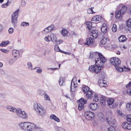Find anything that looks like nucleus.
I'll return each instance as SVG.
<instances>
[{"label": "nucleus", "mask_w": 131, "mask_h": 131, "mask_svg": "<svg viewBox=\"0 0 131 131\" xmlns=\"http://www.w3.org/2000/svg\"><path fill=\"white\" fill-rule=\"evenodd\" d=\"M97 106V104L95 103H91L89 105V107L91 109L93 110H95Z\"/></svg>", "instance_id": "5701e85b"}, {"label": "nucleus", "mask_w": 131, "mask_h": 131, "mask_svg": "<svg viewBox=\"0 0 131 131\" xmlns=\"http://www.w3.org/2000/svg\"><path fill=\"white\" fill-rule=\"evenodd\" d=\"M17 59V58H13L10 60L9 62V64H12L13 63L15 62L16 60Z\"/></svg>", "instance_id": "c03bdc74"}, {"label": "nucleus", "mask_w": 131, "mask_h": 131, "mask_svg": "<svg viewBox=\"0 0 131 131\" xmlns=\"http://www.w3.org/2000/svg\"><path fill=\"white\" fill-rule=\"evenodd\" d=\"M99 98L101 105H105L106 101L105 97L104 96L102 95L99 96Z\"/></svg>", "instance_id": "6ab92c4d"}, {"label": "nucleus", "mask_w": 131, "mask_h": 131, "mask_svg": "<svg viewBox=\"0 0 131 131\" xmlns=\"http://www.w3.org/2000/svg\"><path fill=\"white\" fill-rule=\"evenodd\" d=\"M50 37L51 40L53 42L55 43L57 42V38L56 35L53 33H51L50 35Z\"/></svg>", "instance_id": "b1692460"}, {"label": "nucleus", "mask_w": 131, "mask_h": 131, "mask_svg": "<svg viewBox=\"0 0 131 131\" xmlns=\"http://www.w3.org/2000/svg\"><path fill=\"white\" fill-rule=\"evenodd\" d=\"M19 11V9L17 10L11 16V22L14 28H16L17 26L18 14Z\"/></svg>", "instance_id": "20e7f679"}, {"label": "nucleus", "mask_w": 131, "mask_h": 131, "mask_svg": "<svg viewBox=\"0 0 131 131\" xmlns=\"http://www.w3.org/2000/svg\"><path fill=\"white\" fill-rule=\"evenodd\" d=\"M108 25L106 23H103L101 27V31L104 34L106 33L108 30Z\"/></svg>", "instance_id": "ddd939ff"}, {"label": "nucleus", "mask_w": 131, "mask_h": 131, "mask_svg": "<svg viewBox=\"0 0 131 131\" xmlns=\"http://www.w3.org/2000/svg\"><path fill=\"white\" fill-rule=\"evenodd\" d=\"M5 107L7 110L14 113H16L17 110V108L16 109L15 107L7 105Z\"/></svg>", "instance_id": "4468645a"}, {"label": "nucleus", "mask_w": 131, "mask_h": 131, "mask_svg": "<svg viewBox=\"0 0 131 131\" xmlns=\"http://www.w3.org/2000/svg\"><path fill=\"white\" fill-rule=\"evenodd\" d=\"M103 65L104 64H101V63H96L95 62V65H91L89 67V70L91 72H94L97 73L100 71Z\"/></svg>", "instance_id": "7ed1b4c3"}, {"label": "nucleus", "mask_w": 131, "mask_h": 131, "mask_svg": "<svg viewBox=\"0 0 131 131\" xmlns=\"http://www.w3.org/2000/svg\"><path fill=\"white\" fill-rule=\"evenodd\" d=\"M108 131H115V129L113 126H110L108 128Z\"/></svg>", "instance_id": "8fccbe9b"}, {"label": "nucleus", "mask_w": 131, "mask_h": 131, "mask_svg": "<svg viewBox=\"0 0 131 131\" xmlns=\"http://www.w3.org/2000/svg\"><path fill=\"white\" fill-rule=\"evenodd\" d=\"M28 126L27 127L26 131H32L35 130V129L37 128L38 127L34 124L28 122Z\"/></svg>", "instance_id": "9d476101"}, {"label": "nucleus", "mask_w": 131, "mask_h": 131, "mask_svg": "<svg viewBox=\"0 0 131 131\" xmlns=\"http://www.w3.org/2000/svg\"><path fill=\"white\" fill-rule=\"evenodd\" d=\"M126 10L127 8L125 6H122V8L120 10L116 11L115 14L116 18L117 19H121L123 14Z\"/></svg>", "instance_id": "39448f33"}, {"label": "nucleus", "mask_w": 131, "mask_h": 131, "mask_svg": "<svg viewBox=\"0 0 131 131\" xmlns=\"http://www.w3.org/2000/svg\"><path fill=\"white\" fill-rule=\"evenodd\" d=\"M108 40V39H107V37H103L101 40V43L102 45H104Z\"/></svg>", "instance_id": "2f4dec72"}, {"label": "nucleus", "mask_w": 131, "mask_h": 131, "mask_svg": "<svg viewBox=\"0 0 131 131\" xmlns=\"http://www.w3.org/2000/svg\"><path fill=\"white\" fill-rule=\"evenodd\" d=\"M49 32V31L47 27L43 30L42 31V33L43 34H44L45 33H48Z\"/></svg>", "instance_id": "3c124183"}, {"label": "nucleus", "mask_w": 131, "mask_h": 131, "mask_svg": "<svg viewBox=\"0 0 131 131\" xmlns=\"http://www.w3.org/2000/svg\"><path fill=\"white\" fill-rule=\"evenodd\" d=\"M118 110L117 111V113L120 116L122 117L124 116V114L122 113L121 112H120L119 110H118Z\"/></svg>", "instance_id": "e2e57ef3"}, {"label": "nucleus", "mask_w": 131, "mask_h": 131, "mask_svg": "<svg viewBox=\"0 0 131 131\" xmlns=\"http://www.w3.org/2000/svg\"><path fill=\"white\" fill-rule=\"evenodd\" d=\"M44 99L45 101L48 100L49 101H50V99L49 96L46 93H45V94Z\"/></svg>", "instance_id": "4c0bfd02"}, {"label": "nucleus", "mask_w": 131, "mask_h": 131, "mask_svg": "<svg viewBox=\"0 0 131 131\" xmlns=\"http://www.w3.org/2000/svg\"><path fill=\"white\" fill-rule=\"evenodd\" d=\"M94 41V39H93L91 37H90L87 39L86 41V42L83 43V44L84 45H86L89 46L90 44H92Z\"/></svg>", "instance_id": "dca6fc26"}, {"label": "nucleus", "mask_w": 131, "mask_h": 131, "mask_svg": "<svg viewBox=\"0 0 131 131\" xmlns=\"http://www.w3.org/2000/svg\"><path fill=\"white\" fill-rule=\"evenodd\" d=\"M128 88L127 90V93L130 95H131V88L128 87L127 88Z\"/></svg>", "instance_id": "09e8293b"}, {"label": "nucleus", "mask_w": 131, "mask_h": 131, "mask_svg": "<svg viewBox=\"0 0 131 131\" xmlns=\"http://www.w3.org/2000/svg\"><path fill=\"white\" fill-rule=\"evenodd\" d=\"M61 33L63 36L67 37L68 36V31L65 29H63L62 30Z\"/></svg>", "instance_id": "c756f323"}, {"label": "nucleus", "mask_w": 131, "mask_h": 131, "mask_svg": "<svg viewBox=\"0 0 131 131\" xmlns=\"http://www.w3.org/2000/svg\"><path fill=\"white\" fill-rule=\"evenodd\" d=\"M106 121L108 124H110L114 125L116 123V120L114 117H111L110 120L107 118H106Z\"/></svg>", "instance_id": "f3484780"}, {"label": "nucleus", "mask_w": 131, "mask_h": 131, "mask_svg": "<svg viewBox=\"0 0 131 131\" xmlns=\"http://www.w3.org/2000/svg\"><path fill=\"white\" fill-rule=\"evenodd\" d=\"M127 120L128 122L131 123V115H127Z\"/></svg>", "instance_id": "49530a36"}, {"label": "nucleus", "mask_w": 131, "mask_h": 131, "mask_svg": "<svg viewBox=\"0 0 131 131\" xmlns=\"http://www.w3.org/2000/svg\"><path fill=\"white\" fill-rule=\"evenodd\" d=\"M93 8H89L87 10V12L88 14H93L95 13V12H94L93 10Z\"/></svg>", "instance_id": "e433bc0d"}, {"label": "nucleus", "mask_w": 131, "mask_h": 131, "mask_svg": "<svg viewBox=\"0 0 131 131\" xmlns=\"http://www.w3.org/2000/svg\"><path fill=\"white\" fill-rule=\"evenodd\" d=\"M108 105L111 108H113L116 107L118 103L114 102V100L113 99H109L107 100Z\"/></svg>", "instance_id": "0eeeda50"}, {"label": "nucleus", "mask_w": 131, "mask_h": 131, "mask_svg": "<svg viewBox=\"0 0 131 131\" xmlns=\"http://www.w3.org/2000/svg\"><path fill=\"white\" fill-rule=\"evenodd\" d=\"M38 94L40 95H44L45 93V92L42 90H39L37 92Z\"/></svg>", "instance_id": "473e14b6"}, {"label": "nucleus", "mask_w": 131, "mask_h": 131, "mask_svg": "<svg viewBox=\"0 0 131 131\" xmlns=\"http://www.w3.org/2000/svg\"><path fill=\"white\" fill-rule=\"evenodd\" d=\"M97 57V58L95 59L96 63H101V64H104L106 61V59L101 53L97 52H93L90 54V58L91 59H95Z\"/></svg>", "instance_id": "f257e3e1"}, {"label": "nucleus", "mask_w": 131, "mask_h": 131, "mask_svg": "<svg viewBox=\"0 0 131 131\" xmlns=\"http://www.w3.org/2000/svg\"><path fill=\"white\" fill-rule=\"evenodd\" d=\"M128 125V124L126 122H124L122 124V127L123 128L126 129V126Z\"/></svg>", "instance_id": "de8ad7c7"}, {"label": "nucleus", "mask_w": 131, "mask_h": 131, "mask_svg": "<svg viewBox=\"0 0 131 131\" xmlns=\"http://www.w3.org/2000/svg\"><path fill=\"white\" fill-rule=\"evenodd\" d=\"M116 69L119 72H122L123 71H129L130 69L127 68L125 67H123V68L120 67H116Z\"/></svg>", "instance_id": "2eb2a0df"}, {"label": "nucleus", "mask_w": 131, "mask_h": 131, "mask_svg": "<svg viewBox=\"0 0 131 131\" xmlns=\"http://www.w3.org/2000/svg\"><path fill=\"white\" fill-rule=\"evenodd\" d=\"M98 35V32L97 30H93L90 33V35L94 39H96Z\"/></svg>", "instance_id": "a211bd4d"}, {"label": "nucleus", "mask_w": 131, "mask_h": 131, "mask_svg": "<svg viewBox=\"0 0 131 131\" xmlns=\"http://www.w3.org/2000/svg\"><path fill=\"white\" fill-rule=\"evenodd\" d=\"M9 43V41L8 40L3 41L0 44V46L2 47H5L8 45Z\"/></svg>", "instance_id": "cd10ccee"}, {"label": "nucleus", "mask_w": 131, "mask_h": 131, "mask_svg": "<svg viewBox=\"0 0 131 131\" xmlns=\"http://www.w3.org/2000/svg\"><path fill=\"white\" fill-rule=\"evenodd\" d=\"M27 65L28 66V68L29 69H32V66L31 63L30 62H29L27 63Z\"/></svg>", "instance_id": "5fc2aeb1"}, {"label": "nucleus", "mask_w": 131, "mask_h": 131, "mask_svg": "<svg viewBox=\"0 0 131 131\" xmlns=\"http://www.w3.org/2000/svg\"><path fill=\"white\" fill-rule=\"evenodd\" d=\"M99 84L100 86L101 87H106L107 86L106 81L103 80H100V82L99 83Z\"/></svg>", "instance_id": "393cba45"}, {"label": "nucleus", "mask_w": 131, "mask_h": 131, "mask_svg": "<svg viewBox=\"0 0 131 131\" xmlns=\"http://www.w3.org/2000/svg\"><path fill=\"white\" fill-rule=\"evenodd\" d=\"M94 97L93 99V101L95 102H97L99 100V96L97 94H95Z\"/></svg>", "instance_id": "c9c22d12"}, {"label": "nucleus", "mask_w": 131, "mask_h": 131, "mask_svg": "<svg viewBox=\"0 0 131 131\" xmlns=\"http://www.w3.org/2000/svg\"><path fill=\"white\" fill-rule=\"evenodd\" d=\"M45 39L47 41V42L50 41L49 39V36L46 37L45 38Z\"/></svg>", "instance_id": "338daca9"}, {"label": "nucleus", "mask_w": 131, "mask_h": 131, "mask_svg": "<svg viewBox=\"0 0 131 131\" xmlns=\"http://www.w3.org/2000/svg\"><path fill=\"white\" fill-rule=\"evenodd\" d=\"M29 25V23L28 22H22L20 24L21 26H27Z\"/></svg>", "instance_id": "ea45409f"}, {"label": "nucleus", "mask_w": 131, "mask_h": 131, "mask_svg": "<svg viewBox=\"0 0 131 131\" xmlns=\"http://www.w3.org/2000/svg\"><path fill=\"white\" fill-rule=\"evenodd\" d=\"M79 102L81 103L83 102L85 104H86L87 103V101L85 100H84L83 98H81Z\"/></svg>", "instance_id": "4d7b16f0"}, {"label": "nucleus", "mask_w": 131, "mask_h": 131, "mask_svg": "<svg viewBox=\"0 0 131 131\" xmlns=\"http://www.w3.org/2000/svg\"><path fill=\"white\" fill-rule=\"evenodd\" d=\"M37 69L36 71V72L40 74L42 72V69H41V68L40 67H35V68L33 69Z\"/></svg>", "instance_id": "72a5a7b5"}, {"label": "nucleus", "mask_w": 131, "mask_h": 131, "mask_svg": "<svg viewBox=\"0 0 131 131\" xmlns=\"http://www.w3.org/2000/svg\"><path fill=\"white\" fill-rule=\"evenodd\" d=\"M34 108L38 115L43 116L46 114V110L39 103H35L34 104Z\"/></svg>", "instance_id": "f03ea898"}, {"label": "nucleus", "mask_w": 131, "mask_h": 131, "mask_svg": "<svg viewBox=\"0 0 131 131\" xmlns=\"http://www.w3.org/2000/svg\"><path fill=\"white\" fill-rule=\"evenodd\" d=\"M112 30L113 32H115L117 30L116 26L115 24H114L112 28Z\"/></svg>", "instance_id": "58836bf2"}, {"label": "nucleus", "mask_w": 131, "mask_h": 131, "mask_svg": "<svg viewBox=\"0 0 131 131\" xmlns=\"http://www.w3.org/2000/svg\"><path fill=\"white\" fill-rule=\"evenodd\" d=\"M9 3L8 2H7L6 3H5L2 4L1 5V7L2 8H5L6 7L8 6L9 4H8Z\"/></svg>", "instance_id": "603ef678"}, {"label": "nucleus", "mask_w": 131, "mask_h": 131, "mask_svg": "<svg viewBox=\"0 0 131 131\" xmlns=\"http://www.w3.org/2000/svg\"><path fill=\"white\" fill-rule=\"evenodd\" d=\"M54 25H51L47 27L49 31V32H50L52 30H53V28H54Z\"/></svg>", "instance_id": "a19ab883"}, {"label": "nucleus", "mask_w": 131, "mask_h": 131, "mask_svg": "<svg viewBox=\"0 0 131 131\" xmlns=\"http://www.w3.org/2000/svg\"><path fill=\"white\" fill-rule=\"evenodd\" d=\"M71 83H72V86L73 85V86H75V87L76 88L77 87V85L76 84H75V83L74 82H72Z\"/></svg>", "instance_id": "774afa93"}, {"label": "nucleus", "mask_w": 131, "mask_h": 131, "mask_svg": "<svg viewBox=\"0 0 131 131\" xmlns=\"http://www.w3.org/2000/svg\"><path fill=\"white\" fill-rule=\"evenodd\" d=\"M84 107V104L83 103L80 102L79 104L78 108L80 111L82 110Z\"/></svg>", "instance_id": "7c9ffc66"}, {"label": "nucleus", "mask_w": 131, "mask_h": 131, "mask_svg": "<svg viewBox=\"0 0 131 131\" xmlns=\"http://www.w3.org/2000/svg\"><path fill=\"white\" fill-rule=\"evenodd\" d=\"M126 88L131 87V81L129 82L126 85Z\"/></svg>", "instance_id": "69168bd1"}, {"label": "nucleus", "mask_w": 131, "mask_h": 131, "mask_svg": "<svg viewBox=\"0 0 131 131\" xmlns=\"http://www.w3.org/2000/svg\"><path fill=\"white\" fill-rule=\"evenodd\" d=\"M57 131H65V130L61 128L57 127Z\"/></svg>", "instance_id": "bf43d9fd"}, {"label": "nucleus", "mask_w": 131, "mask_h": 131, "mask_svg": "<svg viewBox=\"0 0 131 131\" xmlns=\"http://www.w3.org/2000/svg\"><path fill=\"white\" fill-rule=\"evenodd\" d=\"M126 129H127L128 130H130L131 129V124H128V125L126 126Z\"/></svg>", "instance_id": "13d9d810"}, {"label": "nucleus", "mask_w": 131, "mask_h": 131, "mask_svg": "<svg viewBox=\"0 0 131 131\" xmlns=\"http://www.w3.org/2000/svg\"><path fill=\"white\" fill-rule=\"evenodd\" d=\"M14 31V29L12 28H10L8 29V32L9 34H11Z\"/></svg>", "instance_id": "6e6d98bb"}, {"label": "nucleus", "mask_w": 131, "mask_h": 131, "mask_svg": "<svg viewBox=\"0 0 131 131\" xmlns=\"http://www.w3.org/2000/svg\"><path fill=\"white\" fill-rule=\"evenodd\" d=\"M82 89L84 93H86L90 91L89 87L85 85H83Z\"/></svg>", "instance_id": "c85d7f7f"}, {"label": "nucleus", "mask_w": 131, "mask_h": 131, "mask_svg": "<svg viewBox=\"0 0 131 131\" xmlns=\"http://www.w3.org/2000/svg\"><path fill=\"white\" fill-rule=\"evenodd\" d=\"M17 115L23 119H26L27 118L28 115L24 111L19 108H17V110L16 113Z\"/></svg>", "instance_id": "423d86ee"}, {"label": "nucleus", "mask_w": 131, "mask_h": 131, "mask_svg": "<svg viewBox=\"0 0 131 131\" xmlns=\"http://www.w3.org/2000/svg\"><path fill=\"white\" fill-rule=\"evenodd\" d=\"M119 41L120 42H124L126 40V38L124 35H121L118 38Z\"/></svg>", "instance_id": "a878e982"}, {"label": "nucleus", "mask_w": 131, "mask_h": 131, "mask_svg": "<svg viewBox=\"0 0 131 131\" xmlns=\"http://www.w3.org/2000/svg\"><path fill=\"white\" fill-rule=\"evenodd\" d=\"M54 49L55 51L57 52H58L60 50H61L57 45H55Z\"/></svg>", "instance_id": "79ce46f5"}, {"label": "nucleus", "mask_w": 131, "mask_h": 131, "mask_svg": "<svg viewBox=\"0 0 131 131\" xmlns=\"http://www.w3.org/2000/svg\"><path fill=\"white\" fill-rule=\"evenodd\" d=\"M126 25L129 28L128 29L129 31L131 32V18H130L126 21Z\"/></svg>", "instance_id": "412c9836"}, {"label": "nucleus", "mask_w": 131, "mask_h": 131, "mask_svg": "<svg viewBox=\"0 0 131 131\" xmlns=\"http://www.w3.org/2000/svg\"><path fill=\"white\" fill-rule=\"evenodd\" d=\"M110 61L111 64L114 65L116 68V67H119L121 63V61L118 58L113 57L110 59Z\"/></svg>", "instance_id": "6e6552de"}, {"label": "nucleus", "mask_w": 131, "mask_h": 131, "mask_svg": "<svg viewBox=\"0 0 131 131\" xmlns=\"http://www.w3.org/2000/svg\"><path fill=\"white\" fill-rule=\"evenodd\" d=\"M28 122H21L18 124V126L21 129H22L25 131H26L27 127L28 126Z\"/></svg>", "instance_id": "f8f14e48"}, {"label": "nucleus", "mask_w": 131, "mask_h": 131, "mask_svg": "<svg viewBox=\"0 0 131 131\" xmlns=\"http://www.w3.org/2000/svg\"><path fill=\"white\" fill-rule=\"evenodd\" d=\"M1 50L2 52L4 53H7L8 52V50L6 49H1Z\"/></svg>", "instance_id": "0e129e2a"}, {"label": "nucleus", "mask_w": 131, "mask_h": 131, "mask_svg": "<svg viewBox=\"0 0 131 131\" xmlns=\"http://www.w3.org/2000/svg\"><path fill=\"white\" fill-rule=\"evenodd\" d=\"M12 54L13 56L15 57H17V58L19 56V52L16 50H14L12 51Z\"/></svg>", "instance_id": "4be33fe9"}, {"label": "nucleus", "mask_w": 131, "mask_h": 131, "mask_svg": "<svg viewBox=\"0 0 131 131\" xmlns=\"http://www.w3.org/2000/svg\"><path fill=\"white\" fill-rule=\"evenodd\" d=\"M25 5V2L24 0H22L21 1V5L22 7L24 6Z\"/></svg>", "instance_id": "052dcab7"}, {"label": "nucleus", "mask_w": 131, "mask_h": 131, "mask_svg": "<svg viewBox=\"0 0 131 131\" xmlns=\"http://www.w3.org/2000/svg\"><path fill=\"white\" fill-rule=\"evenodd\" d=\"M50 118L54 120L57 122H59L60 121V119L54 114H52L50 115Z\"/></svg>", "instance_id": "bb28decb"}, {"label": "nucleus", "mask_w": 131, "mask_h": 131, "mask_svg": "<svg viewBox=\"0 0 131 131\" xmlns=\"http://www.w3.org/2000/svg\"><path fill=\"white\" fill-rule=\"evenodd\" d=\"M101 20V17L100 16L96 15L92 18L91 21L93 23H98Z\"/></svg>", "instance_id": "9b49d317"}, {"label": "nucleus", "mask_w": 131, "mask_h": 131, "mask_svg": "<svg viewBox=\"0 0 131 131\" xmlns=\"http://www.w3.org/2000/svg\"><path fill=\"white\" fill-rule=\"evenodd\" d=\"M63 83V81L62 78H60L59 81V84L60 86L62 85Z\"/></svg>", "instance_id": "864d4df0"}, {"label": "nucleus", "mask_w": 131, "mask_h": 131, "mask_svg": "<svg viewBox=\"0 0 131 131\" xmlns=\"http://www.w3.org/2000/svg\"><path fill=\"white\" fill-rule=\"evenodd\" d=\"M93 94L92 91L90 90L88 92L86 93V96L89 99H91L93 96Z\"/></svg>", "instance_id": "aec40b11"}, {"label": "nucleus", "mask_w": 131, "mask_h": 131, "mask_svg": "<svg viewBox=\"0 0 131 131\" xmlns=\"http://www.w3.org/2000/svg\"><path fill=\"white\" fill-rule=\"evenodd\" d=\"M63 42V40H60L58 41H57L56 43L57 44H60L61 43H62Z\"/></svg>", "instance_id": "680f3d73"}, {"label": "nucleus", "mask_w": 131, "mask_h": 131, "mask_svg": "<svg viewBox=\"0 0 131 131\" xmlns=\"http://www.w3.org/2000/svg\"><path fill=\"white\" fill-rule=\"evenodd\" d=\"M84 116L86 119L88 120H90L94 117L93 113L90 111H87L84 114Z\"/></svg>", "instance_id": "1a4fd4ad"}, {"label": "nucleus", "mask_w": 131, "mask_h": 131, "mask_svg": "<svg viewBox=\"0 0 131 131\" xmlns=\"http://www.w3.org/2000/svg\"><path fill=\"white\" fill-rule=\"evenodd\" d=\"M126 108L129 110H131V103H128L126 105Z\"/></svg>", "instance_id": "a18cd8bd"}, {"label": "nucleus", "mask_w": 131, "mask_h": 131, "mask_svg": "<svg viewBox=\"0 0 131 131\" xmlns=\"http://www.w3.org/2000/svg\"><path fill=\"white\" fill-rule=\"evenodd\" d=\"M72 83H71V90L72 92H74L76 90V88L75 86L72 85Z\"/></svg>", "instance_id": "37998d69"}, {"label": "nucleus", "mask_w": 131, "mask_h": 131, "mask_svg": "<svg viewBox=\"0 0 131 131\" xmlns=\"http://www.w3.org/2000/svg\"><path fill=\"white\" fill-rule=\"evenodd\" d=\"M86 25L88 29L89 30H90L92 27V23L88 21L86 22Z\"/></svg>", "instance_id": "f704fd0d"}]
</instances>
